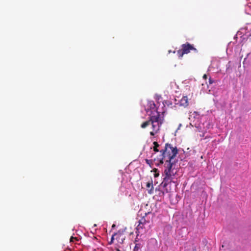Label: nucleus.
Segmentation results:
<instances>
[{
	"label": "nucleus",
	"instance_id": "4",
	"mask_svg": "<svg viewBox=\"0 0 251 251\" xmlns=\"http://www.w3.org/2000/svg\"><path fill=\"white\" fill-rule=\"evenodd\" d=\"M191 50H193L196 53L198 52L197 49L193 45L187 42L181 45V49L177 51V54L179 58H182L184 54H188Z\"/></svg>",
	"mask_w": 251,
	"mask_h": 251
},
{
	"label": "nucleus",
	"instance_id": "19",
	"mask_svg": "<svg viewBox=\"0 0 251 251\" xmlns=\"http://www.w3.org/2000/svg\"><path fill=\"white\" fill-rule=\"evenodd\" d=\"M115 226V225H113L112 226V228L114 227Z\"/></svg>",
	"mask_w": 251,
	"mask_h": 251
},
{
	"label": "nucleus",
	"instance_id": "11",
	"mask_svg": "<svg viewBox=\"0 0 251 251\" xmlns=\"http://www.w3.org/2000/svg\"><path fill=\"white\" fill-rule=\"evenodd\" d=\"M158 195L160 198H163L164 196V192L163 191L158 190Z\"/></svg>",
	"mask_w": 251,
	"mask_h": 251
},
{
	"label": "nucleus",
	"instance_id": "12",
	"mask_svg": "<svg viewBox=\"0 0 251 251\" xmlns=\"http://www.w3.org/2000/svg\"><path fill=\"white\" fill-rule=\"evenodd\" d=\"M158 170L157 169H154L153 171L155 173L154 175V176L155 177H158L159 175V174L158 172L157 173Z\"/></svg>",
	"mask_w": 251,
	"mask_h": 251
},
{
	"label": "nucleus",
	"instance_id": "15",
	"mask_svg": "<svg viewBox=\"0 0 251 251\" xmlns=\"http://www.w3.org/2000/svg\"><path fill=\"white\" fill-rule=\"evenodd\" d=\"M146 162L149 164V165H151V163L152 161L151 160H148V159H146Z\"/></svg>",
	"mask_w": 251,
	"mask_h": 251
},
{
	"label": "nucleus",
	"instance_id": "20",
	"mask_svg": "<svg viewBox=\"0 0 251 251\" xmlns=\"http://www.w3.org/2000/svg\"><path fill=\"white\" fill-rule=\"evenodd\" d=\"M117 251H120V250L119 249H117Z\"/></svg>",
	"mask_w": 251,
	"mask_h": 251
},
{
	"label": "nucleus",
	"instance_id": "16",
	"mask_svg": "<svg viewBox=\"0 0 251 251\" xmlns=\"http://www.w3.org/2000/svg\"><path fill=\"white\" fill-rule=\"evenodd\" d=\"M209 84H212L214 82V80H213L210 77L209 78Z\"/></svg>",
	"mask_w": 251,
	"mask_h": 251
},
{
	"label": "nucleus",
	"instance_id": "3",
	"mask_svg": "<svg viewBox=\"0 0 251 251\" xmlns=\"http://www.w3.org/2000/svg\"><path fill=\"white\" fill-rule=\"evenodd\" d=\"M172 163H168L167 165L166 168L164 170L165 177L160 184V186L164 188H165L169 183L172 181L174 176L176 174V173H174L172 170Z\"/></svg>",
	"mask_w": 251,
	"mask_h": 251
},
{
	"label": "nucleus",
	"instance_id": "5",
	"mask_svg": "<svg viewBox=\"0 0 251 251\" xmlns=\"http://www.w3.org/2000/svg\"><path fill=\"white\" fill-rule=\"evenodd\" d=\"M149 222L147 221L144 217H142L139 221V224L137 226V230L139 231L140 229L145 228V225L148 224Z\"/></svg>",
	"mask_w": 251,
	"mask_h": 251
},
{
	"label": "nucleus",
	"instance_id": "8",
	"mask_svg": "<svg viewBox=\"0 0 251 251\" xmlns=\"http://www.w3.org/2000/svg\"><path fill=\"white\" fill-rule=\"evenodd\" d=\"M147 188L148 190V192L149 194L152 193L153 186L152 183V180H151V181H149L146 184Z\"/></svg>",
	"mask_w": 251,
	"mask_h": 251
},
{
	"label": "nucleus",
	"instance_id": "18",
	"mask_svg": "<svg viewBox=\"0 0 251 251\" xmlns=\"http://www.w3.org/2000/svg\"><path fill=\"white\" fill-rule=\"evenodd\" d=\"M203 79H204L205 80H206V79L207 78V75L204 74V75H203Z\"/></svg>",
	"mask_w": 251,
	"mask_h": 251
},
{
	"label": "nucleus",
	"instance_id": "17",
	"mask_svg": "<svg viewBox=\"0 0 251 251\" xmlns=\"http://www.w3.org/2000/svg\"><path fill=\"white\" fill-rule=\"evenodd\" d=\"M155 107V105L154 103H153L152 104H151V108H154Z\"/></svg>",
	"mask_w": 251,
	"mask_h": 251
},
{
	"label": "nucleus",
	"instance_id": "1",
	"mask_svg": "<svg viewBox=\"0 0 251 251\" xmlns=\"http://www.w3.org/2000/svg\"><path fill=\"white\" fill-rule=\"evenodd\" d=\"M161 154L160 157L157 159L159 164H163L164 160L167 164L171 163L172 159L174 158L178 153V150L176 147H174L171 144L166 143L163 150L160 151Z\"/></svg>",
	"mask_w": 251,
	"mask_h": 251
},
{
	"label": "nucleus",
	"instance_id": "2",
	"mask_svg": "<svg viewBox=\"0 0 251 251\" xmlns=\"http://www.w3.org/2000/svg\"><path fill=\"white\" fill-rule=\"evenodd\" d=\"M162 123V122L160 119V114L158 112H157L156 115L151 116L148 121L143 123L141 127L142 128H145L148 126L151 125L152 130L150 132V135L154 136L159 131Z\"/></svg>",
	"mask_w": 251,
	"mask_h": 251
},
{
	"label": "nucleus",
	"instance_id": "9",
	"mask_svg": "<svg viewBox=\"0 0 251 251\" xmlns=\"http://www.w3.org/2000/svg\"><path fill=\"white\" fill-rule=\"evenodd\" d=\"M153 144L154 145L153 147V151L155 152H157L159 151V150L158 149V148L159 147V145L158 144L157 142H153Z\"/></svg>",
	"mask_w": 251,
	"mask_h": 251
},
{
	"label": "nucleus",
	"instance_id": "6",
	"mask_svg": "<svg viewBox=\"0 0 251 251\" xmlns=\"http://www.w3.org/2000/svg\"><path fill=\"white\" fill-rule=\"evenodd\" d=\"M115 240L119 244H122L125 239V236L124 234L118 232L115 233Z\"/></svg>",
	"mask_w": 251,
	"mask_h": 251
},
{
	"label": "nucleus",
	"instance_id": "13",
	"mask_svg": "<svg viewBox=\"0 0 251 251\" xmlns=\"http://www.w3.org/2000/svg\"><path fill=\"white\" fill-rule=\"evenodd\" d=\"M115 240V234H113L111 237V241L109 242V244H111L113 243V241Z\"/></svg>",
	"mask_w": 251,
	"mask_h": 251
},
{
	"label": "nucleus",
	"instance_id": "14",
	"mask_svg": "<svg viewBox=\"0 0 251 251\" xmlns=\"http://www.w3.org/2000/svg\"><path fill=\"white\" fill-rule=\"evenodd\" d=\"M74 240H77V238L76 237H74L73 236H72L70 238V242H74Z\"/></svg>",
	"mask_w": 251,
	"mask_h": 251
},
{
	"label": "nucleus",
	"instance_id": "10",
	"mask_svg": "<svg viewBox=\"0 0 251 251\" xmlns=\"http://www.w3.org/2000/svg\"><path fill=\"white\" fill-rule=\"evenodd\" d=\"M133 251H141L140 248V245L138 244H136L133 249Z\"/></svg>",
	"mask_w": 251,
	"mask_h": 251
},
{
	"label": "nucleus",
	"instance_id": "7",
	"mask_svg": "<svg viewBox=\"0 0 251 251\" xmlns=\"http://www.w3.org/2000/svg\"><path fill=\"white\" fill-rule=\"evenodd\" d=\"M188 100L187 96H183L180 100V105L184 106V107H187L188 105Z\"/></svg>",
	"mask_w": 251,
	"mask_h": 251
}]
</instances>
